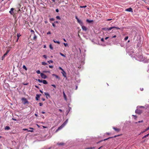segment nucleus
Masks as SVG:
<instances>
[{
	"label": "nucleus",
	"instance_id": "nucleus-25",
	"mask_svg": "<svg viewBox=\"0 0 149 149\" xmlns=\"http://www.w3.org/2000/svg\"><path fill=\"white\" fill-rule=\"evenodd\" d=\"M23 68L25 69V70H27V69L26 67V66L25 65H23Z\"/></svg>",
	"mask_w": 149,
	"mask_h": 149
},
{
	"label": "nucleus",
	"instance_id": "nucleus-29",
	"mask_svg": "<svg viewBox=\"0 0 149 149\" xmlns=\"http://www.w3.org/2000/svg\"><path fill=\"white\" fill-rule=\"evenodd\" d=\"M59 54H60V55H61V56H63L64 57H65V56L63 54H62V53L60 52L59 53Z\"/></svg>",
	"mask_w": 149,
	"mask_h": 149
},
{
	"label": "nucleus",
	"instance_id": "nucleus-15",
	"mask_svg": "<svg viewBox=\"0 0 149 149\" xmlns=\"http://www.w3.org/2000/svg\"><path fill=\"white\" fill-rule=\"evenodd\" d=\"M57 144L60 146H63L64 145V144L62 142L60 143H58Z\"/></svg>",
	"mask_w": 149,
	"mask_h": 149
},
{
	"label": "nucleus",
	"instance_id": "nucleus-57",
	"mask_svg": "<svg viewBox=\"0 0 149 149\" xmlns=\"http://www.w3.org/2000/svg\"><path fill=\"white\" fill-rule=\"evenodd\" d=\"M143 122V120H141V121H139L138 122L139 123H142V122Z\"/></svg>",
	"mask_w": 149,
	"mask_h": 149
},
{
	"label": "nucleus",
	"instance_id": "nucleus-48",
	"mask_svg": "<svg viewBox=\"0 0 149 149\" xmlns=\"http://www.w3.org/2000/svg\"><path fill=\"white\" fill-rule=\"evenodd\" d=\"M56 12H58V11H59V10L58 9H56Z\"/></svg>",
	"mask_w": 149,
	"mask_h": 149
},
{
	"label": "nucleus",
	"instance_id": "nucleus-5",
	"mask_svg": "<svg viewBox=\"0 0 149 149\" xmlns=\"http://www.w3.org/2000/svg\"><path fill=\"white\" fill-rule=\"evenodd\" d=\"M113 128L117 132H119L120 130V128H117L114 127H113Z\"/></svg>",
	"mask_w": 149,
	"mask_h": 149
},
{
	"label": "nucleus",
	"instance_id": "nucleus-23",
	"mask_svg": "<svg viewBox=\"0 0 149 149\" xmlns=\"http://www.w3.org/2000/svg\"><path fill=\"white\" fill-rule=\"evenodd\" d=\"M149 135V134H148L146 135H145V136H143L142 138V139H144V138H146V137H147Z\"/></svg>",
	"mask_w": 149,
	"mask_h": 149
},
{
	"label": "nucleus",
	"instance_id": "nucleus-49",
	"mask_svg": "<svg viewBox=\"0 0 149 149\" xmlns=\"http://www.w3.org/2000/svg\"><path fill=\"white\" fill-rule=\"evenodd\" d=\"M52 86L55 88L56 87V86L54 84H52Z\"/></svg>",
	"mask_w": 149,
	"mask_h": 149
},
{
	"label": "nucleus",
	"instance_id": "nucleus-43",
	"mask_svg": "<svg viewBox=\"0 0 149 149\" xmlns=\"http://www.w3.org/2000/svg\"><path fill=\"white\" fill-rule=\"evenodd\" d=\"M59 69L62 71L63 70L61 67H59Z\"/></svg>",
	"mask_w": 149,
	"mask_h": 149
},
{
	"label": "nucleus",
	"instance_id": "nucleus-21",
	"mask_svg": "<svg viewBox=\"0 0 149 149\" xmlns=\"http://www.w3.org/2000/svg\"><path fill=\"white\" fill-rule=\"evenodd\" d=\"M42 82L44 84H47V81L45 80H44L42 81Z\"/></svg>",
	"mask_w": 149,
	"mask_h": 149
},
{
	"label": "nucleus",
	"instance_id": "nucleus-63",
	"mask_svg": "<svg viewBox=\"0 0 149 149\" xmlns=\"http://www.w3.org/2000/svg\"><path fill=\"white\" fill-rule=\"evenodd\" d=\"M54 23H58V21H56L54 22Z\"/></svg>",
	"mask_w": 149,
	"mask_h": 149
},
{
	"label": "nucleus",
	"instance_id": "nucleus-27",
	"mask_svg": "<svg viewBox=\"0 0 149 149\" xmlns=\"http://www.w3.org/2000/svg\"><path fill=\"white\" fill-rule=\"evenodd\" d=\"M42 64L43 65H45L47 64V63L45 62H42Z\"/></svg>",
	"mask_w": 149,
	"mask_h": 149
},
{
	"label": "nucleus",
	"instance_id": "nucleus-41",
	"mask_svg": "<svg viewBox=\"0 0 149 149\" xmlns=\"http://www.w3.org/2000/svg\"><path fill=\"white\" fill-rule=\"evenodd\" d=\"M149 130V127H147L146 129L145 130V131H146Z\"/></svg>",
	"mask_w": 149,
	"mask_h": 149
},
{
	"label": "nucleus",
	"instance_id": "nucleus-13",
	"mask_svg": "<svg viewBox=\"0 0 149 149\" xmlns=\"http://www.w3.org/2000/svg\"><path fill=\"white\" fill-rule=\"evenodd\" d=\"M135 112L136 113L140 114L141 113V112L140 110H138L137 109L136 110Z\"/></svg>",
	"mask_w": 149,
	"mask_h": 149
},
{
	"label": "nucleus",
	"instance_id": "nucleus-36",
	"mask_svg": "<svg viewBox=\"0 0 149 149\" xmlns=\"http://www.w3.org/2000/svg\"><path fill=\"white\" fill-rule=\"evenodd\" d=\"M50 20L51 21H53L54 20V18H51L50 19Z\"/></svg>",
	"mask_w": 149,
	"mask_h": 149
},
{
	"label": "nucleus",
	"instance_id": "nucleus-46",
	"mask_svg": "<svg viewBox=\"0 0 149 149\" xmlns=\"http://www.w3.org/2000/svg\"><path fill=\"white\" fill-rule=\"evenodd\" d=\"M52 25L53 27H55V25L54 23H52Z\"/></svg>",
	"mask_w": 149,
	"mask_h": 149
},
{
	"label": "nucleus",
	"instance_id": "nucleus-26",
	"mask_svg": "<svg viewBox=\"0 0 149 149\" xmlns=\"http://www.w3.org/2000/svg\"><path fill=\"white\" fill-rule=\"evenodd\" d=\"M47 62L49 63V64H50L51 63H53V61L52 60H50L47 61Z\"/></svg>",
	"mask_w": 149,
	"mask_h": 149
},
{
	"label": "nucleus",
	"instance_id": "nucleus-19",
	"mask_svg": "<svg viewBox=\"0 0 149 149\" xmlns=\"http://www.w3.org/2000/svg\"><path fill=\"white\" fill-rule=\"evenodd\" d=\"M14 10V9L13 8H11L10 9V10L9 11V13L11 14H12V11H13V10Z\"/></svg>",
	"mask_w": 149,
	"mask_h": 149
},
{
	"label": "nucleus",
	"instance_id": "nucleus-45",
	"mask_svg": "<svg viewBox=\"0 0 149 149\" xmlns=\"http://www.w3.org/2000/svg\"><path fill=\"white\" fill-rule=\"evenodd\" d=\"M53 66L52 65H49V67L50 68H53Z\"/></svg>",
	"mask_w": 149,
	"mask_h": 149
},
{
	"label": "nucleus",
	"instance_id": "nucleus-50",
	"mask_svg": "<svg viewBox=\"0 0 149 149\" xmlns=\"http://www.w3.org/2000/svg\"><path fill=\"white\" fill-rule=\"evenodd\" d=\"M101 40L102 42H104V39L103 38H102Z\"/></svg>",
	"mask_w": 149,
	"mask_h": 149
},
{
	"label": "nucleus",
	"instance_id": "nucleus-56",
	"mask_svg": "<svg viewBox=\"0 0 149 149\" xmlns=\"http://www.w3.org/2000/svg\"><path fill=\"white\" fill-rule=\"evenodd\" d=\"M12 119L13 120H15V121H17V120L16 119L14 118H12Z\"/></svg>",
	"mask_w": 149,
	"mask_h": 149
},
{
	"label": "nucleus",
	"instance_id": "nucleus-3",
	"mask_svg": "<svg viewBox=\"0 0 149 149\" xmlns=\"http://www.w3.org/2000/svg\"><path fill=\"white\" fill-rule=\"evenodd\" d=\"M65 126L62 124L61 126H60V127H59L58 129L56 130L55 131V132H58L59 130H61Z\"/></svg>",
	"mask_w": 149,
	"mask_h": 149
},
{
	"label": "nucleus",
	"instance_id": "nucleus-30",
	"mask_svg": "<svg viewBox=\"0 0 149 149\" xmlns=\"http://www.w3.org/2000/svg\"><path fill=\"white\" fill-rule=\"evenodd\" d=\"M86 22H88L89 23H91V22H93L92 20H89L87 19L86 20Z\"/></svg>",
	"mask_w": 149,
	"mask_h": 149
},
{
	"label": "nucleus",
	"instance_id": "nucleus-34",
	"mask_svg": "<svg viewBox=\"0 0 149 149\" xmlns=\"http://www.w3.org/2000/svg\"><path fill=\"white\" fill-rule=\"evenodd\" d=\"M86 5L84 6H80V8H86Z\"/></svg>",
	"mask_w": 149,
	"mask_h": 149
},
{
	"label": "nucleus",
	"instance_id": "nucleus-2",
	"mask_svg": "<svg viewBox=\"0 0 149 149\" xmlns=\"http://www.w3.org/2000/svg\"><path fill=\"white\" fill-rule=\"evenodd\" d=\"M75 18L77 20V22L80 24L81 26L83 25V22L81 20H79L77 16H76L75 17Z\"/></svg>",
	"mask_w": 149,
	"mask_h": 149
},
{
	"label": "nucleus",
	"instance_id": "nucleus-9",
	"mask_svg": "<svg viewBox=\"0 0 149 149\" xmlns=\"http://www.w3.org/2000/svg\"><path fill=\"white\" fill-rule=\"evenodd\" d=\"M126 11L129 12H132V9L131 8H130L126 10Z\"/></svg>",
	"mask_w": 149,
	"mask_h": 149
},
{
	"label": "nucleus",
	"instance_id": "nucleus-42",
	"mask_svg": "<svg viewBox=\"0 0 149 149\" xmlns=\"http://www.w3.org/2000/svg\"><path fill=\"white\" fill-rule=\"evenodd\" d=\"M39 104L40 106H42L43 105V104L42 103L40 102L39 103Z\"/></svg>",
	"mask_w": 149,
	"mask_h": 149
},
{
	"label": "nucleus",
	"instance_id": "nucleus-7",
	"mask_svg": "<svg viewBox=\"0 0 149 149\" xmlns=\"http://www.w3.org/2000/svg\"><path fill=\"white\" fill-rule=\"evenodd\" d=\"M82 29L84 31H86L87 30V28L86 27L84 26H83V25L82 26H81Z\"/></svg>",
	"mask_w": 149,
	"mask_h": 149
},
{
	"label": "nucleus",
	"instance_id": "nucleus-37",
	"mask_svg": "<svg viewBox=\"0 0 149 149\" xmlns=\"http://www.w3.org/2000/svg\"><path fill=\"white\" fill-rule=\"evenodd\" d=\"M38 81L39 82H42V80H41L40 79H38Z\"/></svg>",
	"mask_w": 149,
	"mask_h": 149
},
{
	"label": "nucleus",
	"instance_id": "nucleus-61",
	"mask_svg": "<svg viewBox=\"0 0 149 149\" xmlns=\"http://www.w3.org/2000/svg\"><path fill=\"white\" fill-rule=\"evenodd\" d=\"M135 117V119H136L137 118V116H136L133 115Z\"/></svg>",
	"mask_w": 149,
	"mask_h": 149
},
{
	"label": "nucleus",
	"instance_id": "nucleus-22",
	"mask_svg": "<svg viewBox=\"0 0 149 149\" xmlns=\"http://www.w3.org/2000/svg\"><path fill=\"white\" fill-rule=\"evenodd\" d=\"M10 127L8 126H6L5 127V130H9L10 129Z\"/></svg>",
	"mask_w": 149,
	"mask_h": 149
},
{
	"label": "nucleus",
	"instance_id": "nucleus-18",
	"mask_svg": "<svg viewBox=\"0 0 149 149\" xmlns=\"http://www.w3.org/2000/svg\"><path fill=\"white\" fill-rule=\"evenodd\" d=\"M68 120L67 119L65 122H64L63 124L65 126V125L68 122Z\"/></svg>",
	"mask_w": 149,
	"mask_h": 149
},
{
	"label": "nucleus",
	"instance_id": "nucleus-11",
	"mask_svg": "<svg viewBox=\"0 0 149 149\" xmlns=\"http://www.w3.org/2000/svg\"><path fill=\"white\" fill-rule=\"evenodd\" d=\"M52 75L53 76L55 77L56 78L58 79V80L60 79V77L58 75H57L55 74H53Z\"/></svg>",
	"mask_w": 149,
	"mask_h": 149
},
{
	"label": "nucleus",
	"instance_id": "nucleus-58",
	"mask_svg": "<svg viewBox=\"0 0 149 149\" xmlns=\"http://www.w3.org/2000/svg\"><path fill=\"white\" fill-rule=\"evenodd\" d=\"M109 38V37H107L105 38V39L107 40Z\"/></svg>",
	"mask_w": 149,
	"mask_h": 149
},
{
	"label": "nucleus",
	"instance_id": "nucleus-59",
	"mask_svg": "<svg viewBox=\"0 0 149 149\" xmlns=\"http://www.w3.org/2000/svg\"><path fill=\"white\" fill-rule=\"evenodd\" d=\"M91 148H90V147H89V148H85V149H90Z\"/></svg>",
	"mask_w": 149,
	"mask_h": 149
},
{
	"label": "nucleus",
	"instance_id": "nucleus-55",
	"mask_svg": "<svg viewBox=\"0 0 149 149\" xmlns=\"http://www.w3.org/2000/svg\"><path fill=\"white\" fill-rule=\"evenodd\" d=\"M42 127H43V128H47V127L45 126H42Z\"/></svg>",
	"mask_w": 149,
	"mask_h": 149
},
{
	"label": "nucleus",
	"instance_id": "nucleus-32",
	"mask_svg": "<svg viewBox=\"0 0 149 149\" xmlns=\"http://www.w3.org/2000/svg\"><path fill=\"white\" fill-rule=\"evenodd\" d=\"M56 19H61V18L59 16H57L56 17Z\"/></svg>",
	"mask_w": 149,
	"mask_h": 149
},
{
	"label": "nucleus",
	"instance_id": "nucleus-64",
	"mask_svg": "<svg viewBox=\"0 0 149 149\" xmlns=\"http://www.w3.org/2000/svg\"><path fill=\"white\" fill-rule=\"evenodd\" d=\"M140 89L141 91H142L143 90V88H140Z\"/></svg>",
	"mask_w": 149,
	"mask_h": 149
},
{
	"label": "nucleus",
	"instance_id": "nucleus-1",
	"mask_svg": "<svg viewBox=\"0 0 149 149\" xmlns=\"http://www.w3.org/2000/svg\"><path fill=\"white\" fill-rule=\"evenodd\" d=\"M22 101L23 102V104H25L29 103L28 101H27L26 98L22 97L21 99Z\"/></svg>",
	"mask_w": 149,
	"mask_h": 149
},
{
	"label": "nucleus",
	"instance_id": "nucleus-12",
	"mask_svg": "<svg viewBox=\"0 0 149 149\" xmlns=\"http://www.w3.org/2000/svg\"><path fill=\"white\" fill-rule=\"evenodd\" d=\"M44 94L46 96L47 98H48V97H50V96L48 93H45Z\"/></svg>",
	"mask_w": 149,
	"mask_h": 149
},
{
	"label": "nucleus",
	"instance_id": "nucleus-51",
	"mask_svg": "<svg viewBox=\"0 0 149 149\" xmlns=\"http://www.w3.org/2000/svg\"><path fill=\"white\" fill-rule=\"evenodd\" d=\"M51 34V33L50 31H49L47 33V34Z\"/></svg>",
	"mask_w": 149,
	"mask_h": 149
},
{
	"label": "nucleus",
	"instance_id": "nucleus-31",
	"mask_svg": "<svg viewBox=\"0 0 149 149\" xmlns=\"http://www.w3.org/2000/svg\"><path fill=\"white\" fill-rule=\"evenodd\" d=\"M112 29L113 27H112L109 28H107V30L108 31Z\"/></svg>",
	"mask_w": 149,
	"mask_h": 149
},
{
	"label": "nucleus",
	"instance_id": "nucleus-8",
	"mask_svg": "<svg viewBox=\"0 0 149 149\" xmlns=\"http://www.w3.org/2000/svg\"><path fill=\"white\" fill-rule=\"evenodd\" d=\"M63 97L64 98V99L66 100H67V96L65 94V93L64 91H63Z\"/></svg>",
	"mask_w": 149,
	"mask_h": 149
},
{
	"label": "nucleus",
	"instance_id": "nucleus-6",
	"mask_svg": "<svg viewBox=\"0 0 149 149\" xmlns=\"http://www.w3.org/2000/svg\"><path fill=\"white\" fill-rule=\"evenodd\" d=\"M61 73H62L63 77H66V73L64 70L62 71Z\"/></svg>",
	"mask_w": 149,
	"mask_h": 149
},
{
	"label": "nucleus",
	"instance_id": "nucleus-53",
	"mask_svg": "<svg viewBox=\"0 0 149 149\" xmlns=\"http://www.w3.org/2000/svg\"><path fill=\"white\" fill-rule=\"evenodd\" d=\"M115 29H120V28H119V27H116Z\"/></svg>",
	"mask_w": 149,
	"mask_h": 149
},
{
	"label": "nucleus",
	"instance_id": "nucleus-4",
	"mask_svg": "<svg viewBox=\"0 0 149 149\" xmlns=\"http://www.w3.org/2000/svg\"><path fill=\"white\" fill-rule=\"evenodd\" d=\"M41 77L44 79H45L47 78V76L43 73H40Z\"/></svg>",
	"mask_w": 149,
	"mask_h": 149
},
{
	"label": "nucleus",
	"instance_id": "nucleus-38",
	"mask_svg": "<svg viewBox=\"0 0 149 149\" xmlns=\"http://www.w3.org/2000/svg\"><path fill=\"white\" fill-rule=\"evenodd\" d=\"M20 36V35H19V34H17V38H18V39H19V37Z\"/></svg>",
	"mask_w": 149,
	"mask_h": 149
},
{
	"label": "nucleus",
	"instance_id": "nucleus-40",
	"mask_svg": "<svg viewBox=\"0 0 149 149\" xmlns=\"http://www.w3.org/2000/svg\"><path fill=\"white\" fill-rule=\"evenodd\" d=\"M8 52H9L8 51H6V53L5 54H4V56L6 55L8 53Z\"/></svg>",
	"mask_w": 149,
	"mask_h": 149
},
{
	"label": "nucleus",
	"instance_id": "nucleus-28",
	"mask_svg": "<svg viewBox=\"0 0 149 149\" xmlns=\"http://www.w3.org/2000/svg\"><path fill=\"white\" fill-rule=\"evenodd\" d=\"M36 73L38 74H40V73H40V70H38L36 71Z\"/></svg>",
	"mask_w": 149,
	"mask_h": 149
},
{
	"label": "nucleus",
	"instance_id": "nucleus-44",
	"mask_svg": "<svg viewBox=\"0 0 149 149\" xmlns=\"http://www.w3.org/2000/svg\"><path fill=\"white\" fill-rule=\"evenodd\" d=\"M23 130H24V131L27 130V131H28V129H27L24 128V129H23Z\"/></svg>",
	"mask_w": 149,
	"mask_h": 149
},
{
	"label": "nucleus",
	"instance_id": "nucleus-14",
	"mask_svg": "<svg viewBox=\"0 0 149 149\" xmlns=\"http://www.w3.org/2000/svg\"><path fill=\"white\" fill-rule=\"evenodd\" d=\"M40 95H41V94H40V95L37 94L36 95V100H38V98H39L40 97Z\"/></svg>",
	"mask_w": 149,
	"mask_h": 149
},
{
	"label": "nucleus",
	"instance_id": "nucleus-60",
	"mask_svg": "<svg viewBox=\"0 0 149 149\" xmlns=\"http://www.w3.org/2000/svg\"><path fill=\"white\" fill-rule=\"evenodd\" d=\"M116 35H114L113 37V38H116Z\"/></svg>",
	"mask_w": 149,
	"mask_h": 149
},
{
	"label": "nucleus",
	"instance_id": "nucleus-52",
	"mask_svg": "<svg viewBox=\"0 0 149 149\" xmlns=\"http://www.w3.org/2000/svg\"><path fill=\"white\" fill-rule=\"evenodd\" d=\"M41 100H42L43 101H44L45 100V99L44 98H42Z\"/></svg>",
	"mask_w": 149,
	"mask_h": 149
},
{
	"label": "nucleus",
	"instance_id": "nucleus-39",
	"mask_svg": "<svg viewBox=\"0 0 149 149\" xmlns=\"http://www.w3.org/2000/svg\"><path fill=\"white\" fill-rule=\"evenodd\" d=\"M43 56V57H44L45 58H47V56L45 55H44Z\"/></svg>",
	"mask_w": 149,
	"mask_h": 149
},
{
	"label": "nucleus",
	"instance_id": "nucleus-47",
	"mask_svg": "<svg viewBox=\"0 0 149 149\" xmlns=\"http://www.w3.org/2000/svg\"><path fill=\"white\" fill-rule=\"evenodd\" d=\"M31 32H33V33H34V31L33 30H32L31 29Z\"/></svg>",
	"mask_w": 149,
	"mask_h": 149
},
{
	"label": "nucleus",
	"instance_id": "nucleus-24",
	"mask_svg": "<svg viewBox=\"0 0 149 149\" xmlns=\"http://www.w3.org/2000/svg\"><path fill=\"white\" fill-rule=\"evenodd\" d=\"M49 48L51 49L52 50H53V47H52V46L51 44H50L49 45Z\"/></svg>",
	"mask_w": 149,
	"mask_h": 149
},
{
	"label": "nucleus",
	"instance_id": "nucleus-54",
	"mask_svg": "<svg viewBox=\"0 0 149 149\" xmlns=\"http://www.w3.org/2000/svg\"><path fill=\"white\" fill-rule=\"evenodd\" d=\"M28 132H33V130H28Z\"/></svg>",
	"mask_w": 149,
	"mask_h": 149
},
{
	"label": "nucleus",
	"instance_id": "nucleus-16",
	"mask_svg": "<svg viewBox=\"0 0 149 149\" xmlns=\"http://www.w3.org/2000/svg\"><path fill=\"white\" fill-rule=\"evenodd\" d=\"M34 36L33 38V39L35 40H36L37 39V37L36 36L35 34V33H33Z\"/></svg>",
	"mask_w": 149,
	"mask_h": 149
},
{
	"label": "nucleus",
	"instance_id": "nucleus-62",
	"mask_svg": "<svg viewBox=\"0 0 149 149\" xmlns=\"http://www.w3.org/2000/svg\"><path fill=\"white\" fill-rule=\"evenodd\" d=\"M59 111L60 112H62V111L61 109H59Z\"/></svg>",
	"mask_w": 149,
	"mask_h": 149
},
{
	"label": "nucleus",
	"instance_id": "nucleus-35",
	"mask_svg": "<svg viewBox=\"0 0 149 149\" xmlns=\"http://www.w3.org/2000/svg\"><path fill=\"white\" fill-rule=\"evenodd\" d=\"M65 47H66L68 46V44L67 43H63Z\"/></svg>",
	"mask_w": 149,
	"mask_h": 149
},
{
	"label": "nucleus",
	"instance_id": "nucleus-17",
	"mask_svg": "<svg viewBox=\"0 0 149 149\" xmlns=\"http://www.w3.org/2000/svg\"><path fill=\"white\" fill-rule=\"evenodd\" d=\"M68 120L67 119L65 122H64L63 124L65 126V125L68 122Z\"/></svg>",
	"mask_w": 149,
	"mask_h": 149
},
{
	"label": "nucleus",
	"instance_id": "nucleus-10",
	"mask_svg": "<svg viewBox=\"0 0 149 149\" xmlns=\"http://www.w3.org/2000/svg\"><path fill=\"white\" fill-rule=\"evenodd\" d=\"M120 135H115V136H113V137H109V138H107V139H104V141L106 140H107L108 139H109V138H113V137H115H115H117V136H120Z\"/></svg>",
	"mask_w": 149,
	"mask_h": 149
},
{
	"label": "nucleus",
	"instance_id": "nucleus-33",
	"mask_svg": "<svg viewBox=\"0 0 149 149\" xmlns=\"http://www.w3.org/2000/svg\"><path fill=\"white\" fill-rule=\"evenodd\" d=\"M128 37L126 36L124 40H126L128 39Z\"/></svg>",
	"mask_w": 149,
	"mask_h": 149
},
{
	"label": "nucleus",
	"instance_id": "nucleus-20",
	"mask_svg": "<svg viewBox=\"0 0 149 149\" xmlns=\"http://www.w3.org/2000/svg\"><path fill=\"white\" fill-rule=\"evenodd\" d=\"M53 41L55 43H58L59 44H60V42L59 41H55V40H53Z\"/></svg>",
	"mask_w": 149,
	"mask_h": 149
}]
</instances>
